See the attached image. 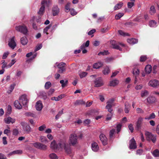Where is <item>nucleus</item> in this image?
<instances>
[{
  "instance_id": "obj_3",
  "label": "nucleus",
  "mask_w": 159,
  "mask_h": 159,
  "mask_svg": "<svg viewBox=\"0 0 159 159\" xmlns=\"http://www.w3.org/2000/svg\"><path fill=\"white\" fill-rule=\"evenodd\" d=\"M16 29L17 31L19 32L24 34L26 35L28 32L27 27L25 25H20L16 27Z\"/></svg>"
},
{
  "instance_id": "obj_34",
  "label": "nucleus",
  "mask_w": 159,
  "mask_h": 159,
  "mask_svg": "<svg viewBox=\"0 0 159 159\" xmlns=\"http://www.w3.org/2000/svg\"><path fill=\"white\" fill-rule=\"evenodd\" d=\"M152 154L155 157H159V150L157 149L154 150Z\"/></svg>"
},
{
  "instance_id": "obj_4",
  "label": "nucleus",
  "mask_w": 159,
  "mask_h": 159,
  "mask_svg": "<svg viewBox=\"0 0 159 159\" xmlns=\"http://www.w3.org/2000/svg\"><path fill=\"white\" fill-rule=\"evenodd\" d=\"M146 139L149 141H152L153 143H154L156 140V136L149 132H146L145 133Z\"/></svg>"
},
{
  "instance_id": "obj_59",
  "label": "nucleus",
  "mask_w": 159,
  "mask_h": 159,
  "mask_svg": "<svg viewBox=\"0 0 159 159\" xmlns=\"http://www.w3.org/2000/svg\"><path fill=\"white\" fill-rule=\"evenodd\" d=\"M26 116L34 117H35V115L33 113L31 112H27L25 113Z\"/></svg>"
},
{
  "instance_id": "obj_5",
  "label": "nucleus",
  "mask_w": 159,
  "mask_h": 159,
  "mask_svg": "<svg viewBox=\"0 0 159 159\" xmlns=\"http://www.w3.org/2000/svg\"><path fill=\"white\" fill-rule=\"evenodd\" d=\"M20 125L22 126L25 133L28 134L31 131V128L28 124L24 122H22L20 123Z\"/></svg>"
},
{
  "instance_id": "obj_47",
  "label": "nucleus",
  "mask_w": 159,
  "mask_h": 159,
  "mask_svg": "<svg viewBox=\"0 0 159 159\" xmlns=\"http://www.w3.org/2000/svg\"><path fill=\"white\" fill-rule=\"evenodd\" d=\"M148 94V92L146 90L142 91L141 93V95L142 97H143L146 96Z\"/></svg>"
},
{
  "instance_id": "obj_9",
  "label": "nucleus",
  "mask_w": 159,
  "mask_h": 159,
  "mask_svg": "<svg viewBox=\"0 0 159 159\" xmlns=\"http://www.w3.org/2000/svg\"><path fill=\"white\" fill-rule=\"evenodd\" d=\"M65 64L63 62H61L58 64L56 63V65L59 69L58 72L60 73H62L65 70Z\"/></svg>"
},
{
  "instance_id": "obj_6",
  "label": "nucleus",
  "mask_w": 159,
  "mask_h": 159,
  "mask_svg": "<svg viewBox=\"0 0 159 159\" xmlns=\"http://www.w3.org/2000/svg\"><path fill=\"white\" fill-rule=\"evenodd\" d=\"M114 101V98H112L109 99L107 102V105L106 107V108L107 109L108 111L110 113L112 111L111 107L114 105L113 104Z\"/></svg>"
},
{
  "instance_id": "obj_54",
  "label": "nucleus",
  "mask_w": 159,
  "mask_h": 159,
  "mask_svg": "<svg viewBox=\"0 0 159 159\" xmlns=\"http://www.w3.org/2000/svg\"><path fill=\"white\" fill-rule=\"evenodd\" d=\"M123 15L124 13H120L115 16V18L116 19L118 20Z\"/></svg>"
},
{
  "instance_id": "obj_25",
  "label": "nucleus",
  "mask_w": 159,
  "mask_h": 159,
  "mask_svg": "<svg viewBox=\"0 0 159 159\" xmlns=\"http://www.w3.org/2000/svg\"><path fill=\"white\" fill-rule=\"evenodd\" d=\"M20 102L19 101L16 100L15 101L14 103L15 107L18 109H20L22 108V106Z\"/></svg>"
},
{
  "instance_id": "obj_8",
  "label": "nucleus",
  "mask_w": 159,
  "mask_h": 159,
  "mask_svg": "<svg viewBox=\"0 0 159 159\" xmlns=\"http://www.w3.org/2000/svg\"><path fill=\"white\" fill-rule=\"evenodd\" d=\"M33 146L36 148L42 150L47 149V146L40 143L36 142L33 143Z\"/></svg>"
},
{
  "instance_id": "obj_27",
  "label": "nucleus",
  "mask_w": 159,
  "mask_h": 159,
  "mask_svg": "<svg viewBox=\"0 0 159 159\" xmlns=\"http://www.w3.org/2000/svg\"><path fill=\"white\" fill-rule=\"evenodd\" d=\"M22 151L21 150H17L10 152L9 154H8V156H10L13 155H15L16 154H21L22 153Z\"/></svg>"
},
{
  "instance_id": "obj_45",
  "label": "nucleus",
  "mask_w": 159,
  "mask_h": 159,
  "mask_svg": "<svg viewBox=\"0 0 159 159\" xmlns=\"http://www.w3.org/2000/svg\"><path fill=\"white\" fill-rule=\"evenodd\" d=\"M68 82L67 80H66L65 81L64 80H61L60 81V82L61 84V86L63 88L66 86Z\"/></svg>"
},
{
  "instance_id": "obj_14",
  "label": "nucleus",
  "mask_w": 159,
  "mask_h": 159,
  "mask_svg": "<svg viewBox=\"0 0 159 159\" xmlns=\"http://www.w3.org/2000/svg\"><path fill=\"white\" fill-rule=\"evenodd\" d=\"M99 138L103 145H105L107 144V139L104 134H101L99 136Z\"/></svg>"
},
{
  "instance_id": "obj_35",
  "label": "nucleus",
  "mask_w": 159,
  "mask_h": 159,
  "mask_svg": "<svg viewBox=\"0 0 159 159\" xmlns=\"http://www.w3.org/2000/svg\"><path fill=\"white\" fill-rule=\"evenodd\" d=\"M156 117V115L154 113H152L149 115V116L145 118V119L147 120H150L151 119H154Z\"/></svg>"
},
{
  "instance_id": "obj_60",
  "label": "nucleus",
  "mask_w": 159,
  "mask_h": 159,
  "mask_svg": "<svg viewBox=\"0 0 159 159\" xmlns=\"http://www.w3.org/2000/svg\"><path fill=\"white\" fill-rule=\"evenodd\" d=\"M9 52L8 51H7L4 53L3 55H2V58L3 59H6L8 56L9 55Z\"/></svg>"
},
{
  "instance_id": "obj_64",
  "label": "nucleus",
  "mask_w": 159,
  "mask_h": 159,
  "mask_svg": "<svg viewBox=\"0 0 159 159\" xmlns=\"http://www.w3.org/2000/svg\"><path fill=\"white\" fill-rule=\"evenodd\" d=\"M42 47V44H40L37 46H36L35 47V49H34V51L36 52L39 50Z\"/></svg>"
},
{
  "instance_id": "obj_29",
  "label": "nucleus",
  "mask_w": 159,
  "mask_h": 159,
  "mask_svg": "<svg viewBox=\"0 0 159 159\" xmlns=\"http://www.w3.org/2000/svg\"><path fill=\"white\" fill-rule=\"evenodd\" d=\"M145 70L146 73H150L152 70V66L150 65H147L145 67Z\"/></svg>"
},
{
  "instance_id": "obj_11",
  "label": "nucleus",
  "mask_w": 159,
  "mask_h": 159,
  "mask_svg": "<svg viewBox=\"0 0 159 159\" xmlns=\"http://www.w3.org/2000/svg\"><path fill=\"white\" fill-rule=\"evenodd\" d=\"M15 38L13 36L10 39L8 43V45L12 49H14L16 46V44L15 41Z\"/></svg>"
},
{
  "instance_id": "obj_19",
  "label": "nucleus",
  "mask_w": 159,
  "mask_h": 159,
  "mask_svg": "<svg viewBox=\"0 0 159 159\" xmlns=\"http://www.w3.org/2000/svg\"><path fill=\"white\" fill-rule=\"evenodd\" d=\"M35 108L37 110L40 111L43 108V105L41 101H38L35 105Z\"/></svg>"
},
{
  "instance_id": "obj_20",
  "label": "nucleus",
  "mask_w": 159,
  "mask_h": 159,
  "mask_svg": "<svg viewBox=\"0 0 159 159\" xmlns=\"http://www.w3.org/2000/svg\"><path fill=\"white\" fill-rule=\"evenodd\" d=\"M4 121L5 123L7 124H9L10 123L13 124L15 121V119L12 118L11 117L9 116L6 118L4 119Z\"/></svg>"
},
{
  "instance_id": "obj_36",
  "label": "nucleus",
  "mask_w": 159,
  "mask_h": 159,
  "mask_svg": "<svg viewBox=\"0 0 159 159\" xmlns=\"http://www.w3.org/2000/svg\"><path fill=\"white\" fill-rule=\"evenodd\" d=\"M45 6L44 5H42L41 7L40 8L39 11L38 12V14L40 15H42L44 12Z\"/></svg>"
},
{
  "instance_id": "obj_62",
  "label": "nucleus",
  "mask_w": 159,
  "mask_h": 159,
  "mask_svg": "<svg viewBox=\"0 0 159 159\" xmlns=\"http://www.w3.org/2000/svg\"><path fill=\"white\" fill-rule=\"evenodd\" d=\"M147 59L146 56H142L140 57V61L143 62L145 61Z\"/></svg>"
},
{
  "instance_id": "obj_13",
  "label": "nucleus",
  "mask_w": 159,
  "mask_h": 159,
  "mask_svg": "<svg viewBox=\"0 0 159 159\" xmlns=\"http://www.w3.org/2000/svg\"><path fill=\"white\" fill-rule=\"evenodd\" d=\"M137 147L136 141L133 138L129 141V148L130 149H134L136 148Z\"/></svg>"
},
{
  "instance_id": "obj_58",
  "label": "nucleus",
  "mask_w": 159,
  "mask_h": 159,
  "mask_svg": "<svg viewBox=\"0 0 159 159\" xmlns=\"http://www.w3.org/2000/svg\"><path fill=\"white\" fill-rule=\"evenodd\" d=\"M46 126L45 125L43 124L39 127L38 129L39 131H43L46 128Z\"/></svg>"
},
{
  "instance_id": "obj_57",
  "label": "nucleus",
  "mask_w": 159,
  "mask_h": 159,
  "mask_svg": "<svg viewBox=\"0 0 159 159\" xmlns=\"http://www.w3.org/2000/svg\"><path fill=\"white\" fill-rule=\"evenodd\" d=\"M120 35L123 36H129V34L127 33H125L121 30H119L118 31Z\"/></svg>"
},
{
  "instance_id": "obj_43",
  "label": "nucleus",
  "mask_w": 159,
  "mask_h": 159,
  "mask_svg": "<svg viewBox=\"0 0 159 159\" xmlns=\"http://www.w3.org/2000/svg\"><path fill=\"white\" fill-rule=\"evenodd\" d=\"M88 74L87 72H81L79 73V75L80 78H82L85 77Z\"/></svg>"
},
{
  "instance_id": "obj_18",
  "label": "nucleus",
  "mask_w": 159,
  "mask_h": 159,
  "mask_svg": "<svg viewBox=\"0 0 159 159\" xmlns=\"http://www.w3.org/2000/svg\"><path fill=\"white\" fill-rule=\"evenodd\" d=\"M91 148L92 150L94 152H97L99 149V147L97 143L93 142L91 143Z\"/></svg>"
},
{
  "instance_id": "obj_23",
  "label": "nucleus",
  "mask_w": 159,
  "mask_h": 159,
  "mask_svg": "<svg viewBox=\"0 0 159 159\" xmlns=\"http://www.w3.org/2000/svg\"><path fill=\"white\" fill-rule=\"evenodd\" d=\"M119 83V81L116 79L110 81L109 85L111 86H115Z\"/></svg>"
},
{
  "instance_id": "obj_37",
  "label": "nucleus",
  "mask_w": 159,
  "mask_h": 159,
  "mask_svg": "<svg viewBox=\"0 0 159 159\" xmlns=\"http://www.w3.org/2000/svg\"><path fill=\"white\" fill-rule=\"evenodd\" d=\"M109 54V52L108 50H104L100 52L98 54L99 56L102 55H107Z\"/></svg>"
},
{
  "instance_id": "obj_10",
  "label": "nucleus",
  "mask_w": 159,
  "mask_h": 159,
  "mask_svg": "<svg viewBox=\"0 0 159 159\" xmlns=\"http://www.w3.org/2000/svg\"><path fill=\"white\" fill-rule=\"evenodd\" d=\"M19 100L20 102L24 106L26 105L28 102L26 95H23L20 96L19 98Z\"/></svg>"
},
{
  "instance_id": "obj_53",
  "label": "nucleus",
  "mask_w": 159,
  "mask_h": 159,
  "mask_svg": "<svg viewBox=\"0 0 159 159\" xmlns=\"http://www.w3.org/2000/svg\"><path fill=\"white\" fill-rule=\"evenodd\" d=\"M156 10L154 6H152L150 8V12L151 15L155 13Z\"/></svg>"
},
{
  "instance_id": "obj_52",
  "label": "nucleus",
  "mask_w": 159,
  "mask_h": 159,
  "mask_svg": "<svg viewBox=\"0 0 159 159\" xmlns=\"http://www.w3.org/2000/svg\"><path fill=\"white\" fill-rule=\"evenodd\" d=\"M70 4L71 3H67L65 7L66 9V12H68L70 11Z\"/></svg>"
},
{
  "instance_id": "obj_50",
  "label": "nucleus",
  "mask_w": 159,
  "mask_h": 159,
  "mask_svg": "<svg viewBox=\"0 0 159 159\" xmlns=\"http://www.w3.org/2000/svg\"><path fill=\"white\" fill-rule=\"evenodd\" d=\"M143 16L142 15H140L139 16H138L136 18H134V21H135L140 22L141 19L143 18Z\"/></svg>"
},
{
  "instance_id": "obj_48",
  "label": "nucleus",
  "mask_w": 159,
  "mask_h": 159,
  "mask_svg": "<svg viewBox=\"0 0 159 159\" xmlns=\"http://www.w3.org/2000/svg\"><path fill=\"white\" fill-rule=\"evenodd\" d=\"M40 140L41 142L43 143H46L48 142V140L44 136H41L40 138Z\"/></svg>"
},
{
  "instance_id": "obj_49",
  "label": "nucleus",
  "mask_w": 159,
  "mask_h": 159,
  "mask_svg": "<svg viewBox=\"0 0 159 159\" xmlns=\"http://www.w3.org/2000/svg\"><path fill=\"white\" fill-rule=\"evenodd\" d=\"M51 83L49 81L47 82L45 85V88L46 89H48L51 86Z\"/></svg>"
},
{
  "instance_id": "obj_28",
  "label": "nucleus",
  "mask_w": 159,
  "mask_h": 159,
  "mask_svg": "<svg viewBox=\"0 0 159 159\" xmlns=\"http://www.w3.org/2000/svg\"><path fill=\"white\" fill-rule=\"evenodd\" d=\"M64 97V95L61 94L59 95L57 97H52L51 98V99L52 100H55V101H57L60 100L61 99H62Z\"/></svg>"
},
{
  "instance_id": "obj_26",
  "label": "nucleus",
  "mask_w": 159,
  "mask_h": 159,
  "mask_svg": "<svg viewBox=\"0 0 159 159\" xmlns=\"http://www.w3.org/2000/svg\"><path fill=\"white\" fill-rule=\"evenodd\" d=\"M20 41L21 44L23 45H26L28 42V40L26 37H22Z\"/></svg>"
},
{
  "instance_id": "obj_1",
  "label": "nucleus",
  "mask_w": 159,
  "mask_h": 159,
  "mask_svg": "<svg viewBox=\"0 0 159 159\" xmlns=\"http://www.w3.org/2000/svg\"><path fill=\"white\" fill-rule=\"evenodd\" d=\"M51 148L54 150H61L64 148L67 153L70 154L71 150L68 144L66 143L65 141H61L58 144H57L55 140L51 142L50 145Z\"/></svg>"
},
{
  "instance_id": "obj_17",
  "label": "nucleus",
  "mask_w": 159,
  "mask_h": 159,
  "mask_svg": "<svg viewBox=\"0 0 159 159\" xmlns=\"http://www.w3.org/2000/svg\"><path fill=\"white\" fill-rule=\"evenodd\" d=\"M59 12V9L57 5L53 6L52 8V12L54 16H55L58 14Z\"/></svg>"
},
{
  "instance_id": "obj_16",
  "label": "nucleus",
  "mask_w": 159,
  "mask_h": 159,
  "mask_svg": "<svg viewBox=\"0 0 159 159\" xmlns=\"http://www.w3.org/2000/svg\"><path fill=\"white\" fill-rule=\"evenodd\" d=\"M110 44L113 48L121 51L122 49L117 44L115 41L113 40H111L110 41Z\"/></svg>"
},
{
  "instance_id": "obj_56",
  "label": "nucleus",
  "mask_w": 159,
  "mask_h": 159,
  "mask_svg": "<svg viewBox=\"0 0 159 159\" xmlns=\"http://www.w3.org/2000/svg\"><path fill=\"white\" fill-rule=\"evenodd\" d=\"M12 108L11 106L8 105L7 107V113L8 114H10L11 112Z\"/></svg>"
},
{
  "instance_id": "obj_30",
  "label": "nucleus",
  "mask_w": 159,
  "mask_h": 159,
  "mask_svg": "<svg viewBox=\"0 0 159 159\" xmlns=\"http://www.w3.org/2000/svg\"><path fill=\"white\" fill-rule=\"evenodd\" d=\"M102 66V64L101 62H98L93 64V68L94 69H98Z\"/></svg>"
},
{
  "instance_id": "obj_21",
  "label": "nucleus",
  "mask_w": 159,
  "mask_h": 159,
  "mask_svg": "<svg viewBox=\"0 0 159 159\" xmlns=\"http://www.w3.org/2000/svg\"><path fill=\"white\" fill-rule=\"evenodd\" d=\"M130 107V105L128 102H126L125 104L124 109V111L126 113H128L129 112Z\"/></svg>"
},
{
  "instance_id": "obj_61",
  "label": "nucleus",
  "mask_w": 159,
  "mask_h": 159,
  "mask_svg": "<svg viewBox=\"0 0 159 159\" xmlns=\"http://www.w3.org/2000/svg\"><path fill=\"white\" fill-rule=\"evenodd\" d=\"M70 11L71 15L74 16L77 14V12H76L74 9H70Z\"/></svg>"
},
{
  "instance_id": "obj_39",
  "label": "nucleus",
  "mask_w": 159,
  "mask_h": 159,
  "mask_svg": "<svg viewBox=\"0 0 159 159\" xmlns=\"http://www.w3.org/2000/svg\"><path fill=\"white\" fill-rule=\"evenodd\" d=\"M133 73L135 76H138L139 73V70L137 68H134L133 70Z\"/></svg>"
},
{
  "instance_id": "obj_24",
  "label": "nucleus",
  "mask_w": 159,
  "mask_h": 159,
  "mask_svg": "<svg viewBox=\"0 0 159 159\" xmlns=\"http://www.w3.org/2000/svg\"><path fill=\"white\" fill-rule=\"evenodd\" d=\"M147 100L148 103H152L155 102L156 98L154 97L150 96L147 98Z\"/></svg>"
},
{
  "instance_id": "obj_46",
  "label": "nucleus",
  "mask_w": 159,
  "mask_h": 159,
  "mask_svg": "<svg viewBox=\"0 0 159 159\" xmlns=\"http://www.w3.org/2000/svg\"><path fill=\"white\" fill-rule=\"evenodd\" d=\"M110 72V69L108 67H106L105 68V69L102 71L103 73L105 75L108 74Z\"/></svg>"
},
{
  "instance_id": "obj_32",
  "label": "nucleus",
  "mask_w": 159,
  "mask_h": 159,
  "mask_svg": "<svg viewBox=\"0 0 159 159\" xmlns=\"http://www.w3.org/2000/svg\"><path fill=\"white\" fill-rule=\"evenodd\" d=\"M123 5V3L120 2L116 4L114 7V10H116L118 9H119Z\"/></svg>"
},
{
  "instance_id": "obj_22",
  "label": "nucleus",
  "mask_w": 159,
  "mask_h": 159,
  "mask_svg": "<svg viewBox=\"0 0 159 159\" xmlns=\"http://www.w3.org/2000/svg\"><path fill=\"white\" fill-rule=\"evenodd\" d=\"M127 42L129 44L133 45L137 43L138 42V40L134 38L128 39Z\"/></svg>"
},
{
  "instance_id": "obj_44",
  "label": "nucleus",
  "mask_w": 159,
  "mask_h": 159,
  "mask_svg": "<svg viewBox=\"0 0 159 159\" xmlns=\"http://www.w3.org/2000/svg\"><path fill=\"white\" fill-rule=\"evenodd\" d=\"M8 129H5L3 131V133L4 134H6L7 136H10V134L11 133V131L10 130V127H8Z\"/></svg>"
},
{
  "instance_id": "obj_7",
  "label": "nucleus",
  "mask_w": 159,
  "mask_h": 159,
  "mask_svg": "<svg viewBox=\"0 0 159 159\" xmlns=\"http://www.w3.org/2000/svg\"><path fill=\"white\" fill-rule=\"evenodd\" d=\"M148 84L153 88H157L159 86V80L156 79H152L149 81Z\"/></svg>"
},
{
  "instance_id": "obj_15",
  "label": "nucleus",
  "mask_w": 159,
  "mask_h": 159,
  "mask_svg": "<svg viewBox=\"0 0 159 159\" xmlns=\"http://www.w3.org/2000/svg\"><path fill=\"white\" fill-rule=\"evenodd\" d=\"M95 86L96 87H99L103 85V83L101 77L97 78L94 81Z\"/></svg>"
},
{
  "instance_id": "obj_51",
  "label": "nucleus",
  "mask_w": 159,
  "mask_h": 159,
  "mask_svg": "<svg viewBox=\"0 0 159 159\" xmlns=\"http://www.w3.org/2000/svg\"><path fill=\"white\" fill-rule=\"evenodd\" d=\"M63 109H62L61 110L58 112V113L56 115L55 118L56 120L58 119L59 117L62 115L63 113Z\"/></svg>"
},
{
  "instance_id": "obj_55",
  "label": "nucleus",
  "mask_w": 159,
  "mask_h": 159,
  "mask_svg": "<svg viewBox=\"0 0 159 159\" xmlns=\"http://www.w3.org/2000/svg\"><path fill=\"white\" fill-rule=\"evenodd\" d=\"M16 62V59H13L11 60V61L8 64V67L9 68L11 67L12 65H13Z\"/></svg>"
},
{
  "instance_id": "obj_41",
  "label": "nucleus",
  "mask_w": 159,
  "mask_h": 159,
  "mask_svg": "<svg viewBox=\"0 0 159 159\" xmlns=\"http://www.w3.org/2000/svg\"><path fill=\"white\" fill-rule=\"evenodd\" d=\"M49 156L51 159H57L58 158L56 154L53 153L50 154Z\"/></svg>"
},
{
  "instance_id": "obj_63",
  "label": "nucleus",
  "mask_w": 159,
  "mask_h": 159,
  "mask_svg": "<svg viewBox=\"0 0 159 159\" xmlns=\"http://www.w3.org/2000/svg\"><path fill=\"white\" fill-rule=\"evenodd\" d=\"M51 26L50 25L48 26L45 28L43 30V33H46L47 35L48 34V33H47L48 30L50 28Z\"/></svg>"
},
{
  "instance_id": "obj_42",
  "label": "nucleus",
  "mask_w": 159,
  "mask_h": 159,
  "mask_svg": "<svg viewBox=\"0 0 159 159\" xmlns=\"http://www.w3.org/2000/svg\"><path fill=\"white\" fill-rule=\"evenodd\" d=\"M114 60V58L113 57H108L105 59V61L106 63H109L112 61Z\"/></svg>"
},
{
  "instance_id": "obj_2",
  "label": "nucleus",
  "mask_w": 159,
  "mask_h": 159,
  "mask_svg": "<svg viewBox=\"0 0 159 159\" xmlns=\"http://www.w3.org/2000/svg\"><path fill=\"white\" fill-rule=\"evenodd\" d=\"M78 134L76 132L71 134L69 137V143L70 144L74 145L77 143V138Z\"/></svg>"
},
{
  "instance_id": "obj_31",
  "label": "nucleus",
  "mask_w": 159,
  "mask_h": 159,
  "mask_svg": "<svg viewBox=\"0 0 159 159\" xmlns=\"http://www.w3.org/2000/svg\"><path fill=\"white\" fill-rule=\"evenodd\" d=\"M51 4V2L49 0H43L41 2V5H44V6H46L48 7Z\"/></svg>"
},
{
  "instance_id": "obj_12",
  "label": "nucleus",
  "mask_w": 159,
  "mask_h": 159,
  "mask_svg": "<svg viewBox=\"0 0 159 159\" xmlns=\"http://www.w3.org/2000/svg\"><path fill=\"white\" fill-rule=\"evenodd\" d=\"M143 120L144 118L141 117H139L138 118L136 123V128L138 129H141Z\"/></svg>"
},
{
  "instance_id": "obj_38",
  "label": "nucleus",
  "mask_w": 159,
  "mask_h": 159,
  "mask_svg": "<svg viewBox=\"0 0 159 159\" xmlns=\"http://www.w3.org/2000/svg\"><path fill=\"white\" fill-rule=\"evenodd\" d=\"M2 69H4V68H9L8 67V65H7V63L5 62V60H3L2 61Z\"/></svg>"
},
{
  "instance_id": "obj_40",
  "label": "nucleus",
  "mask_w": 159,
  "mask_h": 159,
  "mask_svg": "<svg viewBox=\"0 0 159 159\" xmlns=\"http://www.w3.org/2000/svg\"><path fill=\"white\" fill-rule=\"evenodd\" d=\"M16 84H11L9 88V90L7 91V93H10L13 90Z\"/></svg>"
},
{
  "instance_id": "obj_33",
  "label": "nucleus",
  "mask_w": 159,
  "mask_h": 159,
  "mask_svg": "<svg viewBox=\"0 0 159 159\" xmlns=\"http://www.w3.org/2000/svg\"><path fill=\"white\" fill-rule=\"evenodd\" d=\"M157 23L154 20H151L149 22V25L152 27H156L157 26Z\"/></svg>"
}]
</instances>
